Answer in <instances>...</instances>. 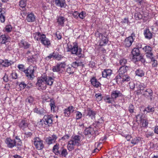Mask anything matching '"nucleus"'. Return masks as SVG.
I'll use <instances>...</instances> for the list:
<instances>
[{
  "label": "nucleus",
  "instance_id": "f257e3e1",
  "mask_svg": "<svg viewBox=\"0 0 158 158\" xmlns=\"http://www.w3.org/2000/svg\"><path fill=\"white\" fill-rule=\"evenodd\" d=\"M81 137L79 135L72 136L68 142L67 148L69 151H71L74 149V146H79L80 144Z\"/></svg>",
  "mask_w": 158,
  "mask_h": 158
},
{
  "label": "nucleus",
  "instance_id": "f03ea898",
  "mask_svg": "<svg viewBox=\"0 0 158 158\" xmlns=\"http://www.w3.org/2000/svg\"><path fill=\"white\" fill-rule=\"evenodd\" d=\"M67 52H71V54L77 56L80 58H83L84 55L82 53V50L81 48H78L77 44L74 45L72 47L71 45H68Z\"/></svg>",
  "mask_w": 158,
  "mask_h": 158
},
{
  "label": "nucleus",
  "instance_id": "7ed1b4c3",
  "mask_svg": "<svg viewBox=\"0 0 158 158\" xmlns=\"http://www.w3.org/2000/svg\"><path fill=\"white\" fill-rule=\"evenodd\" d=\"M52 116V115L48 114L44 115L43 119L40 120V124H41L42 127H44L51 126L53 122Z\"/></svg>",
  "mask_w": 158,
  "mask_h": 158
},
{
  "label": "nucleus",
  "instance_id": "20e7f679",
  "mask_svg": "<svg viewBox=\"0 0 158 158\" xmlns=\"http://www.w3.org/2000/svg\"><path fill=\"white\" fill-rule=\"evenodd\" d=\"M59 144L56 143L53 147L52 151L56 155H59L61 157H65L68 154L67 150L61 147L60 150L59 149Z\"/></svg>",
  "mask_w": 158,
  "mask_h": 158
},
{
  "label": "nucleus",
  "instance_id": "39448f33",
  "mask_svg": "<svg viewBox=\"0 0 158 158\" xmlns=\"http://www.w3.org/2000/svg\"><path fill=\"white\" fill-rule=\"evenodd\" d=\"M35 67L32 66H30L26 69L23 71L25 76L27 78L30 80H32L34 78V73Z\"/></svg>",
  "mask_w": 158,
  "mask_h": 158
},
{
  "label": "nucleus",
  "instance_id": "423d86ee",
  "mask_svg": "<svg viewBox=\"0 0 158 158\" xmlns=\"http://www.w3.org/2000/svg\"><path fill=\"white\" fill-rule=\"evenodd\" d=\"M37 86L38 87V89L39 90H45L46 88L45 80L44 76H42L38 78L37 82L36 83Z\"/></svg>",
  "mask_w": 158,
  "mask_h": 158
},
{
  "label": "nucleus",
  "instance_id": "0eeeda50",
  "mask_svg": "<svg viewBox=\"0 0 158 158\" xmlns=\"http://www.w3.org/2000/svg\"><path fill=\"white\" fill-rule=\"evenodd\" d=\"M34 144L36 148L38 150H41L44 147L43 141L39 137H36L34 139Z\"/></svg>",
  "mask_w": 158,
  "mask_h": 158
},
{
  "label": "nucleus",
  "instance_id": "6e6552de",
  "mask_svg": "<svg viewBox=\"0 0 158 158\" xmlns=\"http://www.w3.org/2000/svg\"><path fill=\"white\" fill-rule=\"evenodd\" d=\"M98 37L100 39L99 45L101 46H104L106 45L108 42V39L107 37L106 34H103L102 33L98 34Z\"/></svg>",
  "mask_w": 158,
  "mask_h": 158
},
{
  "label": "nucleus",
  "instance_id": "1a4fd4ad",
  "mask_svg": "<svg viewBox=\"0 0 158 158\" xmlns=\"http://www.w3.org/2000/svg\"><path fill=\"white\" fill-rule=\"evenodd\" d=\"M5 143L7 144V146L10 148H12L17 145L15 140H12L10 138L6 139Z\"/></svg>",
  "mask_w": 158,
  "mask_h": 158
},
{
  "label": "nucleus",
  "instance_id": "9d476101",
  "mask_svg": "<svg viewBox=\"0 0 158 158\" xmlns=\"http://www.w3.org/2000/svg\"><path fill=\"white\" fill-rule=\"evenodd\" d=\"M27 120H22L19 123V127L21 129L24 130L28 126L29 124Z\"/></svg>",
  "mask_w": 158,
  "mask_h": 158
},
{
  "label": "nucleus",
  "instance_id": "9b49d317",
  "mask_svg": "<svg viewBox=\"0 0 158 158\" xmlns=\"http://www.w3.org/2000/svg\"><path fill=\"white\" fill-rule=\"evenodd\" d=\"M14 63L13 61L7 59L3 60L0 59V64L4 67H7Z\"/></svg>",
  "mask_w": 158,
  "mask_h": 158
},
{
  "label": "nucleus",
  "instance_id": "f8f14e48",
  "mask_svg": "<svg viewBox=\"0 0 158 158\" xmlns=\"http://www.w3.org/2000/svg\"><path fill=\"white\" fill-rule=\"evenodd\" d=\"M31 56L29 55L27 57V60L29 62L34 63V62H36L38 58V54L37 53L33 54L31 53Z\"/></svg>",
  "mask_w": 158,
  "mask_h": 158
},
{
  "label": "nucleus",
  "instance_id": "ddd939ff",
  "mask_svg": "<svg viewBox=\"0 0 158 158\" xmlns=\"http://www.w3.org/2000/svg\"><path fill=\"white\" fill-rule=\"evenodd\" d=\"M57 138V136L53 134L51 136L47 138L46 140V142L48 144H51L55 143Z\"/></svg>",
  "mask_w": 158,
  "mask_h": 158
},
{
  "label": "nucleus",
  "instance_id": "4468645a",
  "mask_svg": "<svg viewBox=\"0 0 158 158\" xmlns=\"http://www.w3.org/2000/svg\"><path fill=\"white\" fill-rule=\"evenodd\" d=\"M10 38L8 35H2L0 36V43L5 44L6 43L10 41Z\"/></svg>",
  "mask_w": 158,
  "mask_h": 158
},
{
  "label": "nucleus",
  "instance_id": "2eb2a0df",
  "mask_svg": "<svg viewBox=\"0 0 158 158\" xmlns=\"http://www.w3.org/2000/svg\"><path fill=\"white\" fill-rule=\"evenodd\" d=\"M131 53L133 55L132 59L134 60L136 59V57L140 56V52L139 49L138 48H135L132 50Z\"/></svg>",
  "mask_w": 158,
  "mask_h": 158
},
{
  "label": "nucleus",
  "instance_id": "dca6fc26",
  "mask_svg": "<svg viewBox=\"0 0 158 158\" xmlns=\"http://www.w3.org/2000/svg\"><path fill=\"white\" fill-rule=\"evenodd\" d=\"M96 114L95 111L93 110L90 108H87V116L90 118L92 119H95V115Z\"/></svg>",
  "mask_w": 158,
  "mask_h": 158
},
{
  "label": "nucleus",
  "instance_id": "f3484780",
  "mask_svg": "<svg viewBox=\"0 0 158 158\" xmlns=\"http://www.w3.org/2000/svg\"><path fill=\"white\" fill-rule=\"evenodd\" d=\"M44 100L47 102L49 101L50 102L49 105L51 108V110L52 111H53V112H55V109L56 108V106L55 105V102L53 100L49 98L46 99H45V98H44Z\"/></svg>",
  "mask_w": 158,
  "mask_h": 158
},
{
  "label": "nucleus",
  "instance_id": "a211bd4d",
  "mask_svg": "<svg viewBox=\"0 0 158 158\" xmlns=\"http://www.w3.org/2000/svg\"><path fill=\"white\" fill-rule=\"evenodd\" d=\"M133 41V39L131 37H128L125 39L124 44L125 46L127 47H130Z\"/></svg>",
  "mask_w": 158,
  "mask_h": 158
},
{
  "label": "nucleus",
  "instance_id": "6ab92c4d",
  "mask_svg": "<svg viewBox=\"0 0 158 158\" xmlns=\"http://www.w3.org/2000/svg\"><path fill=\"white\" fill-rule=\"evenodd\" d=\"M56 20L59 26L61 27L64 26V23L65 21V18L64 17L60 16H57Z\"/></svg>",
  "mask_w": 158,
  "mask_h": 158
},
{
  "label": "nucleus",
  "instance_id": "aec40b11",
  "mask_svg": "<svg viewBox=\"0 0 158 158\" xmlns=\"http://www.w3.org/2000/svg\"><path fill=\"white\" fill-rule=\"evenodd\" d=\"M55 3L58 7L62 8L66 5L65 0H54Z\"/></svg>",
  "mask_w": 158,
  "mask_h": 158
},
{
  "label": "nucleus",
  "instance_id": "412c9836",
  "mask_svg": "<svg viewBox=\"0 0 158 158\" xmlns=\"http://www.w3.org/2000/svg\"><path fill=\"white\" fill-rule=\"evenodd\" d=\"M143 95L146 98H148L149 97H152L153 94V92L152 90L148 89H145L143 92H141Z\"/></svg>",
  "mask_w": 158,
  "mask_h": 158
},
{
  "label": "nucleus",
  "instance_id": "4be33fe9",
  "mask_svg": "<svg viewBox=\"0 0 158 158\" xmlns=\"http://www.w3.org/2000/svg\"><path fill=\"white\" fill-rule=\"evenodd\" d=\"M123 94L120 91L117 90L114 91L112 92L111 96L112 99H116L117 98L122 97Z\"/></svg>",
  "mask_w": 158,
  "mask_h": 158
},
{
  "label": "nucleus",
  "instance_id": "5701e85b",
  "mask_svg": "<svg viewBox=\"0 0 158 158\" xmlns=\"http://www.w3.org/2000/svg\"><path fill=\"white\" fill-rule=\"evenodd\" d=\"M90 81L92 85L94 87L98 88L101 85L100 83L94 77L91 78Z\"/></svg>",
  "mask_w": 158,
  "mask_h": 158
},
{
  "label": "nucleus",
  "instance_id": "b1692460",
  "mask_svg": "<svg viewBox=\"0 0 158 158\" xmlns=\"http://www.w3.org/2000/svg\"><path fill=\"white\" fill-rule=\"evenodd\" d=\"M41 43L45 46H49L51 43L49 40L46 38L45 35H43L42 39L41 40Z\"/></svg>",
  "mask_w": 158,
  "mask_h": 158
},
{
  "label": "nucleus",
  "instance_id": "393cba45",
  "mask_svg": "<svg viewBox=\"0 0 158 158\" xmlns=\"http://www.w3.org/2000/svg\"><path fill=\"white\" fill-rule=\"evenodd\" d=\"M112 73V71L110 69H105L102 72V76L104 78L110 76Z\"/></svg>",
  "mask_w": 158,
  "mask_h": 158
},
{
  "label": "nucleus",
  "instance_id": "a878e982",
  "mask_svg": "<svg viewBox=\"0 0 158 158\" xmlns=\"http://www.w3.org/2000/svg\"><path fill=\"white\" fill-rule=\"evenodd\" d=\"M128 67L127 66H122L120 67L118 70L119 74L120 75H123L127 71L128 69Z\"/></svg>",
  "mask_w": 158,
  "mask_h": 158
},
{
  "label": "nucleus",
  "instance_id": "bb28decb",
  "mask_svg": "<svg viewBox=\"0 0 158 158\" xmlns=\"http://www.w3.org/2000/svg\"><path fill=\"white\" fill-rule=\"evenodd\" d=\"M144 35L145 38L148 40L151 39L152 37V34L149 29L144 31Z\"/></svg>",
  "mask_w": 158,
  "mask_h": 158
},
{
  "label": "nucleus",
  "instance_id": "cd10ccee",
  "mask_svg": "<svg viewBox=\"0 0 158 158\" xmlns=\"http://www.w3.org/2000/svg\"><path fill=\"white\" fill-rule=\"evenodd\" d=\"M95 133V131H94V128L90 127L86 128L84 131V134L85 135H92Z\"/></svg>",
  "mask_w": 158,
  "mask_h": 158
},
{
  "label": "nucleus",
  "instance_id": "c85d7f7f",
  "mask_svg": "<svg viewBox=\"0 0 158 158\" xmlns=\"http://www.w3.org/2000/svg\"><path fill=\"white\" fill-rule=\"evenodd\" d=\"M44 77L45 80L46 85L47 84L48 85H52L54 82V79L51 77Z\"/></svg>",
  "mask_w": 158,
  "mask_h": 158
},
{
  "label": "nucleus",
  "instance_id": "c756f323",
  "mask_svg": "<svg viewBox=\"0 0 158 158\" xmlns=\"http://www.w3.org/2000/svg\"><path fill=\"white\" fill-rule=\"evenodd\" d=\"M35 17L33 13L28 14L27 16V20L29 22H33L35 20Z\"/></svg>",
  "mask_w": 158,
  "mask_h": 158
},
{
  "label": "nucleus",
  "instance_id": "7c9ffc66",
  "mask_svg": "<svg viewBox=\"0 0 158 158\" xmlns=\"http://www.w3.org/2000/svg\"><path fill=\"white\" fill-rule=\"evenodd\" d=\"M45 35L43 34H41L40 32H35L34 33L33 35L35 39L37 41L39 40H40L41 41L43 35Z\"/></svg>",
  "mask_w": 158,
  "mask_h": 158
},
{
  "label": "nucleus",
  "instance_id": "2f4dec72",
  "mask_svg": "<svg viewBox=\"0 0 158 158\" xmlns=\"http://www.w3.org/2000/svg\"><path fill=\"white\" fill-rule=\"evenodd\" d=\"M141 140V138L139 137H136L133 138L131 140V143L133 145H135L139 143Z\"/></svg>",
  "mask_w": 158,
  "mask_h": 158
},
{
  "label": "nucleus",
  "instance_id": "473e14b6",
  "mask_svg": "<svg viewBox=\"0 0 158 158\" xmlns=\"http://www.w3.org/2000/svg\"><path fill=\"white\" fill-rule=\"evenodd\" d=\"M155 111V108L151 106H148L143 110L144 114L146 111L147 113H153Z\"/></svg>",
  "mask_w": 158,
  "mask_h": 158
},
{
  "label": "nucleus",
  "instance_id": "72a5a7b5",
  "mask_svg": "<svg viewBox=\"0 0 158 158\" xmlns=\"http://www.w3.org/2000/svg\"><path fill=\"white\" fill-rule=\"evenodd\" d=\"M20 44L22 47H23L24 49H27L30 46L29 44L23 40H22L21 41Z\"/></svg>",
  "mask_w": 158,
  "mask_h": 158
},
{
  "label": "nucleus",
  "instance_id": "f704fd0d",
  "mask_svg": "<svg viewBox=\"0 0 158 158\" xmlns=\"http://www.w3.org/2000/svg\"><path fill=\"white\" fill-rule=\"evenodd\" d=\"M34 111L40 115H44L46 113V111L43 108L41 109L35 108L34 109Z\"/></svg>",
  "mask_w": 158,
  "mask_h": 158
},
{
  "label": "nucleus",
  "instance_id": "c9c22d12",
  "mask_svg": "<svg viewBox=\"0 0 158 158\" xmlns=\"http://www.w3.org/2000/svg\"><path fill=\"white\" fill-rule=\"evenodd\" d=\"M25 101L27 104L31 105L34 103V99L32 96H30L26 99Z\"/></svg>",
  "mask_w": 158,
  "mask_h": 158
},
{
  "label": "nucleus",
  "instance_id": "e433bc0d",
  "mask_svg": "<svg viewBox=\"0 0 158 158\" xmlns=\"http://www.w3.org/2000/svg\"><path fill=\"white\" fill-rule=\"evenodd\" d=\"M136 75L140 77L144 76V73L143 71L140 69H138L135 71Z\"/></svg>",
  "mask_w": 158,
  "mask_h": 158
},
{
  "label": "nucleus",
  "instance_id": "4c0bfd02",
  "mask_svg": "<svg viewBox=\"0 0 158 158\" xmlns=\"http://www.w3.org/2000/svg\"><path fill=\"white\" fill-rule=\"evenodd\" d=\"M52 70L53 72H62L63 71L62 70L60 69L58 64L56 66L52 67Z\"/></svg>",
  "mask_w": 158,
  "mask_h": 158
},
{
  "label": "nucleus",
  "instance_id": "58836bf2",
  "mask_svg": "<svg viewBox=\"0 0 158 158\" xmlns=\"http://www.w3.org/2000/svg\"><path fill=\"white\" fill-rule=\"evenodd\" d=\"M144 52L146 53H149L152 52V48L149 46H146L143 48Z\"/></svg>",
  "mask_w": 158,
  "mask_h": 158
},
{
  "label": "nucleus",
  "instance_id": "ea45409f",
  "mask_svg": "<svg viewBox=\"0 0 158 158\" xmlns=\"http://www.w3.org/2000/svg\"><path fill=\"white\" fill-rule=\"evenodd\" d=\"M81 62H77L76 61H75L72 63L70 66L73 68H77L78 66H81Z\"/></svg>",
  "mask_w": 158,
  "mask_h": 158
},
{
  "label": "nucleus",
  "instance_id": "a19ab883",
  "mask_svg": "<svg viewBox=\"0 0 158 158\" xmlns=\"http://www.w3.org/2000/svg\"><path fill=\"white\" fill-rule=\"evenodd\" d=\"M122 77L123 78L122 81H123V82L125 81L127 82L130 80V78L129 76L128 75L125 74L122 75Z\"/></svg>",
  "mask_w": 158,
  "mask_h": 158
},
{
  "label": "nucleus",
  "instance_id": "79ce46f5",
  "mask_svg": "<svg viewBox=\"0 0 158 158\" xmlns=\"http://www.w3.org/2000/svg\"><path fill=\"white\" fill-rule=\"evenodd\" d=\"M66 72L69 74H73L74 72V69L71 66H69L66 70Z\"/></svg>",
  "mask_w": 158,
  "mask_h": 158
},
{
  "label": "nucleus",
  "instance_id": "37998d69",
  "mask_svg": "<svg viewBox=\"0 0 158 158\" xmlns=\"http://www.w3.org/2000/svg\"><path fill=\"white\" fill-rule=\"evenodd\" d=\"M134 17L135 19L139 20L141 19L142 18V15L138 12L135 13L134 15Z\"/></svg>",
  "mask_w": 158,
  "mask_h": 158
},
{
  "label": "nucleus",
  "instance_id": "c03bdc74",
  "mask_svg": "<svg viewBox=\"0 0 158 158\" xmlns=\"http://www.w3.org/2000/svg\"><path fill=\"white\" fill-rule=\"evenodd\" d=\"M135 61H140L142 63H144L145 61V59L143 58V56L142 55L140 56L137 57H136V59L134 60Z\"/></svg>",
  "mask_w": 158,
  "mask_h": 158
},
{
  "label": "nucleus",
  "instance_id": "a18cd8bd",
  "mask_svg": "<svg viewBox=\"0 0 158 158\" xmlns=\"http://www.w3.org/2000/svg\"><path fill=\"white\" fill-rule=\"evenodd\" d=\"M142 123V127H146L148 126V120L146 119H143L142 121H141Z\"/></svg>",
  "mask_w": 158,
  "mask_h": 158
},
{
  "label": "nucleus",
  "instance_id": "49530a36",
  "mask_svg": "<svg viewBox=\"0 0 158 158\" xmlns=\"http://www.w3.org/2000/svg\"><path fill=\"white\" fill-rule=\"evenodd\" d=\"M54 54V58L55 59H57L58 60H60L61 58H63V57L61 55L59 54H56L53 52Z\"/></svg>",
  "mask_w": 158,
  "mask_h": 158
},
{
  "label": "nucleus",
  "instance_id": "de8ad7c7",
  "mask_svg": "<svg viewBox=\"0 0 158 158\" xmlns=\"http://www.w3.org/2000/svg\"><path fill=\"white\" fill-rule=\"evenodd\" d=\"M104 100L106 102L109 103H112L113 101V99H112V98H110L107 97H106L105 98H104Z\"/></svg>",
  "mask_w": 158,
  "mask_h": 158
},
{
  "label": "nucleus",
  "instance_id": "09e8293b",
  "mask_svg": "<svg viewBox=\"0 0 158 158\" xmlns=\"http://www.w3.org/2000/svg\"><path fill=\"white\" fill-rule=\"evenodd\" d=\"M95 97H96V100L97 101H101L102 99V95L101 94H96L95 95Z\"/></svg>",
  "mask_w": 158,
  "mask_h": 158
},
{
  "label": "nucleus",
  "instance_id": "8fccbe9b",
  "mask_svg": "<svg viewBox=\"0 0 158 158\" xmlns=\"http://www.w3.org/2000/svg\"><path fill=\"white\" fill-rule=\"evenodd\" d=\"M5 31L7 32H11L12 30V27L11 25H8L6 26L5 28Z\"/></svg>",
  "mask_w": 158,
  "mask_h": 158
},
{
  "label": "nucleus",
  "instance_id": "3c124183",
  "mask_svg": "<svg viewBox=\"0 0 158 158\" xmlns=\"http://www.w3.org/2000/svg\"><path fill=\"white\" fill-rule=\"evenodd\" d=\"M136 119L140 121H142L143 119V115L142 113L139 114L136 116Z\"/></svg>",
  "mask_w": 158,
  "mask_h": 158
},
{
  "label": "nucleus",
  "instance_id": "603ef678",
  "mask_svg": "<svg viewBox=\"0 0 158 158\" xmlns=\"http://www.w3.org/2000/svg\"><path fill=\"white\" fill-rule=\"evenodd\" d=\"M19 6L22 8L25 7L26 6V2L25 0H21L19 2Z\"/></svg>",
  "mask_w": 158,
  "mask_h": 158
},
{
  "label": "nucleus",
  "instance_id": "864d4df0",
  "mask_svg": "<svg viewBox=\"0 0 158 158\" xmlns=\"http://www.w3.org/2000/svg\"><path fill=\"white\" fill-rule=\"evenodd\" d=\"M82 116V114L81 112L78 111L76 112V118L77 120L80 119Z\"/></svg>",
  "mask_w": 158,
  "mask_h": 158
},
{
  "label": "nucleus",
  "instance_id": "5fc2aeb1",
  "mask_svg": "<svg viewBox=\"0 0 158 158\" xmlns=\"http://www.w3.org/2000/svg\"><path fill=\"white\" fill-rule=\"evenodd\" d=\"M58 64L60 69L64 68L66 65V64L65 62H61Z\"/></svg>",
  "mask_w": 158,
  "mask_h": 158
},
{
  "label": "nucleus",
  "instance_id": "6e6d98bb",
  "mask_svg": "<svg viewBox=\"0 0 158 158\" xmlns=\"http://www.w3.org/2000/svg\"><path fill=\"white\" fill-rule=\"evenodd\" d=\"M127 60L125 59H121L119 61V63L122 66H125L124 65L127 63Z\"/></svg>",
  "mask_w": 158,
  "mask_h": 158
},
{
  "label": "nucleus",
  "instance_id": "4d7b16f0",
  "mask_svg": "<svg viewBox=\"0 0 158 158\" xmlns=\"http://www.w3.org/2000/svg\"><path fill=\"white\" fill-rule=\"evenodd\" d=\"M68 110V109L66 108L64 110V113L66 117H68L70 114V112L69 111V110Z\"/></svg>",
  "mask_w": 158,
  "mask_h": 158
},
{
  "label": "nucleus",
  "instance_id": "13d9d810",
  "mask_svg": "<svg viewBox=\"0 0 158 158\" xmlns=\"http://www.w3.org/2000/svg\"><path fill=\"white\" fill-rule=\"evenodd\" d=\"M0 20L1 22H4L5 21V17L2 13H0Z\"/></svg>",
  "mask_w": 158,
  "mask_h": 158
},
{
  "label": "nucleus",
  "instance_id": "bf43d9fd",
  "mask_svg": "<svg viewBox=\"0 0 158 158\" xmlns=\"http://www.w3.org/2000/svg\"><path fill=\"white\" fill-rule=\"evenodd\" d=\"M134 106L132 105H130L129 107V111L130 113H132L134 111Z\"/></svg>",
  "mask_w": 158,
  "mask_h": 158
},
{
  "label": "nucleus",
  "instance_id": "052dcab7",
  "mask_svg": "<svg viewBox=\"0 0 158 158\" xmlns=\"http://www.w3.org/2000/svg\"><path fill=\"white\" fill-rule=\"evenodd\" d=\"M52 57L54 58L53 52L52 54H50L48 56H47L45 58V59L47 60H49Z\"/></svg>",
  "mask_w": 158,
  "mask_h": 158
},
{
  "label": "nucleus",
  "instance_id": "680f3d73",
  "mask_svg": "<svg viewBox=\"0 0 158 158\" xmlns=\"http://www.w3.org/2000/svg\"><path fill=\"white\" fill-rule=\"evenodd\" d=\"M85 16V15L83 12H81L79 14V17L81 19H83Z\"/></svg>",
  "mask_w": 158,
  "mask_h": 158
},
{
  "label": "nucleus",
  "instance_id": "e2e57ef3",
  "mask_svg": "<svg viewBox=\"0 0 158 158\" xmlns=\"http://www.w3.org/2000/svg\"><path fill=\"white\" fill-rule=\"evenodd\" d=\"M70 135H66L64 136L61 138V139L63 140H65L66 139H68L69 138Z\"/></svg>",
  "mask_w": 158,
  "mask_h": 158
},
{
  "label": "nucleus",
  "instance_id": "0e129e2a",
  "mask_svg": "<svg viewBox=\"0 0 158 158\" xmlns=\"http://www.w3.org/2000/svg\"><path fill=\"white\" fill-rule=\"evenodd\" d=\"M56 36L58 40H60L61 39L62 37L61 33L59 31L56 32Z\"/></svg>",
  "mask_w": 158,
  "mask_h": 158
},
{
  "label": "nucleus",
  "instance_id": "69168bd1",
  "mask_svg": "<svg viewBox=\"0 0 158 158\" xmlns=\"http://www.w3.org/2000/svg\"><path fill=\"white\" fill-rule=\"evenodd\" d=\"M19 86L22 88L24 89L26 87V85L24 82H22L19 84Z\"/></svg>",
  "mask_w": 158,
  "mask_h": 158
},
{
  "label": "nucleus",
  "instance_id": "338daca9",
  "mask_svg": "<svg viewBox=\"0 0 158 158\" xmlns=\"http://www.w3.org/2000/svg\"><path fill=\"white\" fill-rule=\"evenodd\" d=\"M73 16L75 18H77L79 17V14L77 11H74L73 14Z\"/></svg>",
  "mask_w": 158,
  "mask_h": 158
},
{
  "label": "nucleus",
  "instance_id": "774afa93",
  "mask_svg": "<svg viewBox=\"0 0 158 158\" xmlns=\"http://www.w3.org/2000/svg\"><path fill=\"white\" fill-rule=\"evenodd\" d=\"M146 54L147 57L150 59L152 57L153 55V53L151 52H149V53H146Z\"/></svg>",
  "mask_w": 158,
  "mask_h": 158
}]
</instances>
